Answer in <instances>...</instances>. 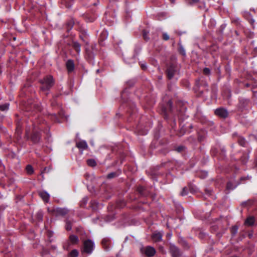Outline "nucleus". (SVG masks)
<instances>
[{
	"mask_svg": "<svg viewBox=\"0 0 257 257\" xmlns=\"http://www.w3.org/2000/svg\"><path fill=\"white\" fill-rule=\"evenodd\" d=\"M41 84V89L46 92L49 90L54 84V80L51 76H48L40 80Z\"/></svg>",
	"mask_w": 257,
	"mask_h": 257,
	"instance_id": "1",
	"label": "nucleus"
},
{
	"mask_svg": "<svg viewBox=\"0 0 257 257\" xmlns=\"http://www.w3.org/2000/svg\"><path fill=\"white\" fill-rule=\"evenodd\" d=\"M94 243L90 239H87L83 242V251L88 254H90L92 252L94 248Z\"/></svg>",
	"mask_w": 257,
	"mask_h": 257,
	"instance_id": "2",
	"label": "nucleus"
},
{
	"mask_svg": "<svg viewBox=\"0 0 257 257\" xmlns=\"http://www.w3.org/2000/svg\"><path fill=\"white\" fill-rule=\"evenodd\" d=\"M142 253L148 257H152L156 253L155 249L151 246H142L140 249Z\"/></svg>",
	"mask_w": 257,
	"mask_h": 257,
	"instance_id": "3",
	"label": "nucleus"
},
{
	"mask_svg": "<svg viewBox=\"0 0 257 257\" xmlns=\"http://www.w3.org/2000/svg\"><path fill=\"white\" fill-rule=\"evenodd\" d=\"M101 244L103 249L106 251H109L112 246V243L111 239L108 237H105L102 239Z\"/></svg>",
	"mask_w": 257,
	"mask_h": 257,
	"instance_id": "4",
	"label": "nucleus"
},
{
	"mask_svg": "<svg viewBox=\"0 0 257 257\" xmlns=\"http://www.w3.org/2000/svg\"><path fill=\"white\" fill-rule=\"evenodd\" d=\"M40 131H41L40 128H38L37 130L34 128V130L33 131V133L32 135L31 139L32 141L35 144L38 143L41 140Z\"/></svg>",
	"mask_w": 257,
	"mask_h": 257,
	"instance_id": "5",
	"label": "nucleus"
},
{
	"mask_svg": "<svg viewBox=\"0 0 257 257\" xmlns=\"http://www.w3.org/2000/svg\"><path fill=\"white\" fill-rule=\"evenodd\" d=\"M170 251L172 257H180L182 255L180 249L174 244H170Z\"/></svg>",
	"mask_w": 257,
	"mask_h": 257,
	"instance_id": "6",
	"label": "nucleus"
},
{
	"mask_svg": "<svg viewBox=\"0 0 257 257\" xmlns=\"http://www.w3.org/2000/svg\"><path fill=\"white\" fill-rule=\"evenodd\" d=\"M214 112L216 115L224 118L227 117L228 114L227 110L222 107L217 108L215 109Z\"/></svg>",
	"mask_w": 257,
	"mask_h": 257,
	"instance_id": "7",
	"label": "nucleus"
},
{
	"mask_svg": "<svg viewBox=\"0 0 257 257\" xmlns=\"http://www.w3.org/2000/svg\"><path fill=\"white\" fill-rule=\"evenodd\" d=\"M167 76L169 79H172L177 73V69L174 65L170 66L167 71Z\"/></svg>",
	"mask_w": 257,
	"mask_h": 257,
	"instance_id": "8",
	"label": "nucleus"
},
{
	"mask_svg": "<svg viewBox=\"0 0 257 257\" xmlns=\"http://www.w3.org/2000/svg\"><path fill=\"white\" fill-rule=\"evenodd\" d=\"M55 213H56V215H65L67 214L68 212V209L65 208H57L54 210Z\"/></svg>",
	"mask_w": 257,
	"mask_h": 257,
	"instance_id": "9",
	"label": "nucleus"
},
{
	"mask_svg": "<svg viewBox=\"0 0 257 257\" xmlns=\"http://www.w3.org/2000/svg\"><path fill=\"white\" fill-rule=\"evenodd\" d=\"M39 195L45 202H48L49 200L50 195L48 192L45 191H42L39 192Z\"/></svg>",
	"mask_w": 257,
	"mask_h": 257,
	"instance_id": "10",
	"label": "nucleus"
},
{
	"mask_svg": "<svg viewBox=\"0 0 257 257\" xmlns=\"http://www.w3.org/2000/svg\"><path fill=\"white\" fill-rule=\"evenodd\" d=\"M163 234L160 232H154L152 235V239L155 242H158L162 240Z\"/></svg>",
	"mask_w": 257,
	"mask_h": 257,
	"instance_id": "11",
	"label": "nucleus"
},
{
	"mask_svg": "<svg viewBox=\"0 0 257 257\" xmlns=\"http://www.w3.org/2000/svg\"><path fill=\"white\" fill-rule=\"evenodd\" d=\"M76 146L80 150H82V151L87 149L88 148V145L87 143L85 141H82L78 142L76 144Z\"/></svg>",
	"mask_w": 257,
	"mask_h": 257,
	"instance_id": "12",
	"label": "nucleus"
},
{
	"mask_svg": "<svg viewBox=\"0 0 257 257\" xmlns=\"http://www.w3.org/2000/svg\"><path fill=\"white\" fill-rule=\"evenodd\" d=\"M255 218L253 216H248L244 221V224L247 226H252L254 224Z\"/></svg>",
	"mask_w": 257,
	"mask_h": 257,
	"instance_id": "13",
	"label": "nucleus"
},
{
	"mask_svg": "<svg viewBox=\"0 0 257 257\" xmlns=\"http://www.w3.org/2000/svg\"><path fill=\"white\" fill-rule=\"evenodd\" d=\"M66 65L68 72H71L73 71L74 68V64L72 60H68Z\"/></svg>",
	"mask_w": 257,
	"mask_h": 257,
	"instance_id": "14",
	"label": "nucleus"
},
{
	"mask_svg": "<svg viewBox=\"0 0 257 257\" xmlns=\"http://www.w3.org/2000/svg\"><path fill=\"white\" fill-rule=\"evenodd\" d=\"M72 47L78 54L80 53L81 51V45L78 42L73 41L72 43Z\"/></svg>",
	"mask_w": 257,
	"mask_h": 257,
	"instance_id": "15",
	"label": "nucleus"
},
{
	"mask_svg": "<svg viewBox=\"0 0 257 257\" xmlns=\"http://www.w3.org/2000/svg\"><path fill=\"white\" fill-rule=\"evenodd\" d=\"M69 240L72 244H74L78 243L79 239L77 236L75 235H71L69 236Z\"/></svg>",
	"mask_w": 257,
	"mask_h": 257,
	"instance_id": "16",
	"label": "nucleus"
},
{
	"mask_svg": "<svg viewBox=\"0 0 257 257\" xmlns=\"http://www.w3.org/2000/svg\"><path fill=\"white\" fill-rule=\"evenodd\" d=\"M9 108V104L8 103H6L0 105V109L2 111H7Z\"/></svg>",
	"mask_w": 257,
	"mask_h": 257,
	"instance_id": "17",
	"label": "nucleus"
},
{
	"mask_svg": "<svg viewBox=\"0 0 257 257\" xmlns=\"http://www.w3.org/2000/svg\"><path fill=\"white\" fill-rule=\"evenodd\" d=\"M236 185H234L231 182H228L226 185V189L228 190H233Z\"/></svg>",
	"mask_w": 257,
	"mask_h": 257,
	"instance_id": "18",
	"label": "nucleus"
},
{
	"mask_svg": "<svg viewBox=\"0 0 257 257\" xmlns=\"http://www.w3.org/2000/svg\"><path fill=\"white\" fill-rule=\"evenodd\" d=\"M78 255V251L76 249H73L70 252L69 257H77Z\"/></svg>",
	"mask_w": 257,
	"mask_h": 257,
	"instance_id": "19",
	"label": "nucleus"
},
{
	"mask_svg": "<svg viewBox=\"0 0 257 257\" xmlns=\"http://www.w3.org/2000/svg\"><path fill=\"white\" fill-rule=\"evenodd\" d=\"M87 163L88 165L91 167H94L96 165V162L93 159H88Z\"/></svg>",
	"mask_w": 257,
	"mask_h": 257,
	"instance_id": "20",
	"label": "nucleus"
},
{
	"mask_svg": "<svg viewBox=\"0 0 257 257\" xmlns=\"http://www.w3.org/2000/svg\"><path fill=\"white\" fill-rule=\"evenodd\" d=\"M238 142V143L239 144V145L243 147L245 146V145L246 143L244 139L243 138H241V137L239 138Z\"/></svg>",
	"mask_w": 257,
	"mask_h": 257,
	"instance_id": "21",
	"label": "nucleus"
},
{
	"mask_svg": "<svg viewBox=\"0 0 257 257\" xmlns=\"http://www.w3.org/2000/svg\"><path fill=\"white\" fill-rule=\"evenodd\" d=\"M88 198L85 197L83 198L81 202L80 205L82 207H84L87 203Z\"/></svg>",
	"mask_w": 257,
	"mask_h": 257,
	"instance_id": "22",
	"label": "nucleus"
},
{
	"mask_svg": "<svg viewBox=\"0 0 257 257\" xmlns=\"http://www.w3.org/2000/svg\"><path fill=\"white\" fill-rule=\"evenodd\" d=\"M26 170L28 174H32L33 172V167L31 165H27L26 167Z\"/></svg>",
	"mask_w": 257,
	"mask_h": 257,
	"instance_id": "23",
	"label": "nucleus"
},
{
	"mask_svg": "<svg viewBox=\"0 0 257 257\" xmlns=\"http://www.w3.org/2000/svg\"><path fill=\"white\" fill-rule=\"evenodd\" d=\"M37 218L39 221H42L43 219V213L41 211H39L37 213Z\"/></svg>",
	"mask_w": 257,
	"mask_h": 257,
	"instance_id": "24",
	"label": "nucleus"
},
{
	"mask_svg": "<svg viewBox=\"0 0 257 257\" xmlns=\"http://www.w3.org/2000/svg\"><path fill=\"white\" fill-rule=\"evenodd\" d=\"M71 228H72V226H71V222L67 220L66 222V229L67 230H70L71 229Z\"/></svg>",
	"mask_w": 257,
	"mask_h": 257,
	"instance_id": "25",
	"label": "nucleus"
},
{
	"mask_svg": "<svg viewBox=\"0 0 257 257\" xmlns=\"http://www.w3.org/2000/svg\"><path fill=\"white\" fill-rule=\"evenodd\" d=\"M179 52L183 56H185L186 54L185 50L183 47L182 46H180L179 47Z\"/></svg>",
	"mask_w": 257,
	"mask_h": 257,
	"instance_id": "26",
	"label": "nucleus"
},
{
	"mask_svg": "<svg viewBox=\"0 0 257 257\" xmlns=\"http://www.w3.org/2000/svg\"><path fill=\"white\" fill-rule=\"evenodd\" d=\"M170 37L168 34L167 33H163V39L165 41H167L169 39Z\"/></svg>",
	"mask_w": 257,
	"mask_h": 257,
	"instance_id": "27",
	"label": "nucleus"
},
{
	"mask_svg": "<svg viewBox=\"0 0 257 257\" xmlns=\"http://www.w3.org/2000/svg\"><path fill=\"white\" fill-rule=\"evenodd\" d=\"M116 173L115 172H112L107 175V178L109 179L112 178L115 176H116Z\"/></svg>",
	"mask_w": 257,
	"mask_h": 257,
	"instance_id": "28",
	"label": "nucleus"
},
{
	"mask_svg": "<svg viewBox=\"0 0 257 257\" xmlns=\"http://www.w3.org/2000/svg\"><path fill=\"white\" fill-rule=\"evenodd\" d=\"M188 193L187 189L186 188H183L182 191L181 192V195L182 196L186 195Z\"/></svg>",
	"mask_w": 257,
	"mask_h": 257,
	"instance_id": "29",
	"label": "nucleus"
},
{
	"mask_svg": "<svg viewBox=\"0 0 257 257\" xmlns=\"http://www.w3.org/2000/svg\"><path fill=\"white\" fill-rule=\"evenodd\" d=\"M210 70L209 68H205L203 70V73L205 74H206V75H208V74H210Z\"/></svg>",
	"mask_w": 257,
	"mask_h": 257,
	"instance_id": "30",
	"label": "nucleus"
},
{
	"mask_svg": "<svg viewBox=\"0 0 257 257\" xmlns=\"http://www.w3.org/2000/svg\"><path fill=\"white\" fill-rule=\"evenodd\" d=\"M199 0H186V1L189 3L190 4H193L197 3L199 2Z\"/></svg>",
	"mask_w": 257,
	"mask_h": 257,
	"instance_id": "31",
	"label": "nucleus"
},
{
	"mask_svg": "<svg viewBox=\"0 0 257 257\" xmlns=\"http://www.w3.org/2000/svg\"><path fill=\"white\" fill-rule=\"evenodd\" d=\"M143 37L146 40H148L149 39V38L148 37V34L146 31H144Z\"/></svg>",
	"mask_w": 257,
	"mask_h": 257,
	"instance_id": "32",
	"label": "nucleus"
},
{
	"mask_svg": "<svg viewBox=\"0 0 257 257\" xmlns=\"http://www.w3.org/2000/svg\"><path fill=\"white\" fill-rule=\"evenodd\" d=\"M141 67L143 70H145L147 68V66L146 64H141Z\"/></svg>",
	"mask_w": 257,
	"mask_h": 257,
	"instance_id": "33",
	"label": "nucleus"
},
{
	"mask_svg": "<svg viewBox=\"0 0 257 257\" xmlns=\"http://www.w3.org/2000/svg\"><path fill=\"white\" fill-rule=\"evenodd\" d=\"M183 147H182V146H181V147H178V148H177V151H178V152H180V151H181L182 150H183Z\"/></svg>",
	"mask_w": 257,
	"mask_h": 257,
	"instance_id": "34",
	"label": "nucleus"
},
{
	"mask_svg": "<svg viewBox=\"0 0 257 257\" xmlns=\"http://www.w3.org/2000/svg\"><path fill=\"white\" fill-rule=\"evenodd\" d=\"M172 104V103L171 101H169V102H168V105H169V106H170V110L171 109Z\"/></svg>",
	"mask_w": 257,
	"mask_h": 257,
	"instance_id": "35",
	"label": "nucleus"
},
{
	"mask_svg": "<svg viewBox=\"0 0 257 257\" xmlns=\"http://www.w3.org/2000/svg\"><path fill=\"white\" fill-rule=\"evenodd\" d=\"M143 187H140V188L139 189V191H140L141 193H142V192L143 191Z\"/></svg>",
	"mask_w": 257,
	"mask_h": 257,
	"instance_id": "36",
	"label": "nucleus"
},
{
	"mask_svg": "<svg viewBox=\"0 0 257 257\" xmlns=\"http://www.w3.org/2000/svg\"><path fill=\"white\" fill-rule=\"evenodd\" d=\"M254 53H255V54L257 55V48H255L254 49Z\"/></svg>",
	"mask_w": 257,
	"mask_h": 257,
	"instance_id": "37",
	"label": "nucleus"
},
{
	"mask_svg": "<svg viewBox=\"0 0 257 257\" xmlns=\"http://www.w3.org/2000/svg\"><path fill=\"white\" fill-rule=\"evenodd\" d=\"M47 139L48 140V141H49V135L47 134Z\"/></svg>",
	"mask_w": 257,
	"mask_h": 257,
	"instance_id": "38",
	"label": "nucleus"
},
{
	"mask_svg": "<svg viewBox=\"0 0 257 257\" xmlns=\"http://www.w3.org/2000/svg\"><path fill=\"white\" fill-rule=\"evenodd\" d=\"M206 193L208 194H210V192L208 190H206Z\"/></svg>",
	"mask_w": 257,
	"mask_h": 257,
	"instance_id": "39",
	"label": "nucleus"
},
{
	"mask_svg": "<svg viewBox=\"0 0 257 257\" xmlns=\"http://www.w3.org/2000/svg\"><path fill=\"white\" fill-rule=\"evenodd\" d=\"M244 102L245 103H247L248 102V100H244Z\"/></svg>",
	"mask_w": 257,
	"mask_h": 257,
	"instance_id": "40",
	"label": "nucleus"
},
{
	"mask_svg": "<svg viewBox=\"0 0 257 257\" xmlns=\"http://www.w3.org/2000/svg\"><path fill=\"white\" fill-rule=\"evenodd\" d=\"M106 33V32H103V34L105 35ZM107 36V34H106V36Z\"/></svg>",
	"mask_w": 257,
	"mask_h": 257,
	"instance_id": "41",
	"label": "nucleus"
},
{
	"mask_svg": "<svg viewBox=\"0 0 257 257\" xmlns=\"http://www.w3.org/2000/svg\"><path fill=\"white\" fill-rule=\"evenodd\" d=\"M28 134H29V132L28 131H26V136H28Z\"/></svg>",
	"mask_w": 257,
	"mask_h": 257,
	"instance_id": "42",
	"label": "nucleus"
},
{
	"mask_svg": "<svg viewBox=\"0 0 257 257\" xmlns=\"http://www.w3.org/2000/svg\"><path fill=\"white\" fill-rule=\"evenodd\" d=\"M116 257H119V255H118V254H117V255H116Z\"/></svg>",
	"mask_w": 257,
	"mask_h": 257,
	"instance_id": "43",
	"label": "nucleus"
}]
</instances>
